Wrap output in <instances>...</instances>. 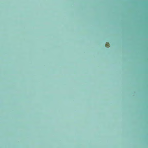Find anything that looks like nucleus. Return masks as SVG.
Segmentation results:
<instances>
[{"instance_id":"f257e3e1","label":"nucleus","mask_w":148,"mask_h":148,"mask_svg":"<svg viewBox=\"0 0 148 148\" xmlns=\"http://www.w3.org/2000/svg\"><path fill=\"white\" fill-rule=\"evenodd\" d=\"M105 47H108L110 46V44L109 43H106L105 45Z\"/></svg>"}]
</instances>
